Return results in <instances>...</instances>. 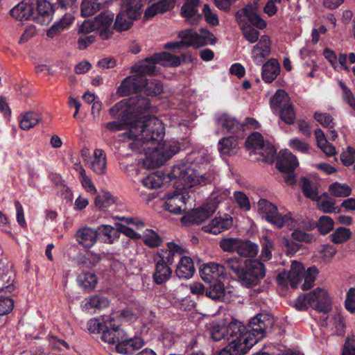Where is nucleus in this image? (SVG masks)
<instances>
[{
	"mask_svg": "<svg viewBox=\"0 0 355 355\" xmlns=\"http://www.w3.org/2000/svg\"><path fill=\"white\" fill-rule=\"evenodd\" d=\"M155 64H157V62L153 58L152 55L134 65L131 68V71L143 77H144V75H154L156 73Z\"/></svg>",
	"mask_w": 355,
	"mask_h": 355,
	"instance_id": "nucleus-31",
	"label": "nucleus"
},
{
	"mask_svg": "<svg viewBox=\"0 0 355 355\" xmlns=\"http://www.w3.org/2000/svg\"><path fill=\"white\" fill-rule=\"evenodd\" d=\"M91 169L98 175H103L106 172V155L101 149H96L93 157L89 162Z\"/></svg>",
	"mask_w": 355,
	"mask_h": 355,
	"instance_id": "nucleus-27",
	"label": "nucleus"
},
{
	"mask_svg": "<svg viewBox=\"0 0 355 355\" xmlns=\"http://www.w3.org/2000/svg\"><path fill=\"white\" fill-rule=\"evenodd\" d=\"M210 284L209 289L206 291V295L208 297L214 300L226 301L229 300L227 295L230 291H227L225 289L224 285L222 284L221 281L214 282Z\"/></svg>",
	"mask_w": 355,
	"mask_h": 355,
	"instance_id": "nucleus-32",
	"label": "nucleus"
},
{
	"mask_svg": "<svg viewBox=\"0 0 355 355\" xmlns=\"http://www.w3.org/2000/svg\"><path fill=\"white\" fill-rule=\"evenodd\" d=\"M289 103L291 101L287 93L284 90L279 89L270 100V107L273 111H277Z\"/></svg>",
	"mask_w": 355,
	"mask_h": 355,
	"instance_id": "nucleus-46",
	"label": "nucleus"
},
{
	"mask_svg": "<svg viewBox=\"0 0 355 355\" xmlns=\"http://www.w3.org/2000/svg\"><path fill=\"white\" fill-rule=\"evenodd\" d=\"M225 271L228 270L229 273L234 276L242 284L245 272V262L237 257H231L224 261Z\"/></svg>",
	"mask_w": 355,
	"mask_h": 355,
	"instance_id": "nucleus-20",
	"label": "nucleus"
},
{
	"mask_svg": "<svg viewBox=\"0 0 355 355\" xmlns=\"http://www.w3.org/2000/svg\"><path fill=\"white\" fill-rule=\"evenodd\" d=\"M141 0H121V10L133 18H139L141 14Z\"/></svg>",
	"mask_w": 355,
	"mask_h": 355,
	"instance_id": "nucleus-35",
	"label": "nucleus"
},
{
	"mask_svg": "<svg viewBox=\"0 0 355 355\" xmlns=\"http://www.w3.org/2000/svg\"><path fill=\"white\" fill-rule=\"evenodd\" d=\"M110 305L109 300L101 295H96L85 299L82 302V309L83 311H89L93 309H103Z\"/></svg>",
	"mask_w": 355,
	"mask_h": 355,
	"instance_id": "nucleus-28",
	"label": "nucleus"
},
{
	"mask_svg": "<svg viewBox=\"0 0 355 355\" xmlns=\"http://www.w3.org/2000/svg\"><path fill=\"white\" fill-rule=\"evenodd\" d=\"M42 120L40 114L35 112H26L19 117V127L24 130H28L35 127Z\"/></svg>",
	"mask_w": 355,
	"mask_h": 355,
	"instance_id": "nucleus-33",
	"label": "nucleus"
},
{
	"mask_svg": "<svg viewBox=\"0 0 355 355\" xmlns=\"http://www.w3.org/2000/svg\"><path fill=\"white\" fill-rule=\"evenodd\" d=\"M153 58L157 64L167 67H178L181 64L180 57L168 52H161L153 55Z\"/></svg>",
	"mask_w": 355,
	"mask_h": 355,
	"instance_id": "nucleus-37",
	"label": "nucleus"
},
{
	"mask_svg": "<svg viewBox=\"0 0 355 355\" xmlns=\"http://www.w3.org/2000/svg\"><path fill=\"white\" fill-rule=\"evenodd\" d=\"M318 231L322 234H326L331 231L334 226V222L329 216H321L316 225Z\"/></svg>",
	"mask_w": 355,
	"mask_h": 355,
	"instance_id": "nucleus-58",
	"label": "nucleus"
},
{
	"mask_svg": "<svg viewBox=\"0 0 355 355\" xmlns=\"http://www.w3.org/2000/svg\"><path fill=\"white\" fill-rule=\"evenodd\" d=\"M235 17L243 37L252 44L259 42V32L252 26L263 29L266 27V22L257 13V8L252 5H248L238 10Z\"/></svg>",
	"mask_w": 355,
	"mask_h": 355,
	"instance_id": "nucleus-5",
	"label": "nucleus"
},
{
	"mask_svg": "<svg viewBox=\"0 0 355 355\" xmlns=\"http://www.w3.org/2000/svg\"><path fill=\"white\" fill-rule=\"evenodd\" d=\"M340 160L345 166H350L355 162V149L347 147L340 155Z\"/></svg>",
	"mask_w": 355,
	"mask_h": 355,
	"instance_id": "nucleus-64",
	"label": "nucleus"
},
{
	"mask_svg": "<svg viewBox=\"0 0 355 355\" xmlns=\"http://www.w3.org/2000/svg\"><path fill=\"white\" fill-rule=\"evenodd\" d=\"M175 6V0H160L148 7L144 15L146 18L153 17L171 10Z\"/></svg>",
	"mask_w": 355,
	"mask_h": 355,
	"instance_id": "nucleus-30",
	"label": "nucleus"
},
{
	"mask_svg": "<svg viewBox=\"0 0 355 355\" xmlns=\"http://www.w3.org/2000/svg\"><path fill=\"white\" fill-rule=\"evenodd\" d=\"M338 85L342 90L343 99L352 108L350 114L355 116V98L352 92L343 81H338Z\"/></svg>",
	"mask_w": 355,
	"mask_h": 355,
	"instance_id": "nucleus-51",
	"label": "nucleus"
},
{
	"mask_svg": "<svg viewBox=\"0 0 355 355\" xmlns=\"http://www.w3.org/2000/svg\"><path fill=\"white\" fill-rule=\"evenodd\" d=\"M199 6V0H187L182 7V15L191 24H197L201 18V15L198 12Z\"/></svg>",
	"mask_w": 355,
	"mask_h": 355,
	"instance_id": "nucleus-23",
	"label": "nucleus"
},
{
	"mask_svg": "<svg viewBox=\"0 0 355 355\" xmlns=\"http://www.w3.org/2000/svg\"><path fill=\"white\" fill-rule=\"evenodd\" d=\"M270 53V41L267 35L261 36L251 51V58L257 64H261Z\"/></svg>",
	"mask_w": 355,
	"mask_h": 355,
	"instance_id": "nucleus-19",
	"label": "nucleus"
},
{
	"mask_svg": "<svg viewBox=\"0 0 355 355\" xmlns=\"http://www.w3.org/2000/svg\"><path fill=\"white\" fill-rule=\"evenodd\" d=\"M120 325L115 317L105 316L102 340L110 345H116V351L124 354H130L132 350L139 349L144 345V341L141 338H129Z\"/></svg>",
	"mask_w": 355,
	"mask_h": 355,
	"instance_id": "nucleus-4",
	"label": "nucleus"
},
{
	"mask_svg": "<svg viewBox=\"0 0 355 355\" xmlns=\"http://www.w3.org/2000/svg\"><path fill=\"white\" fill-rule=\"evenodd\" d=\"M145 78L137 73L125 78L117 89L118 94L121 96H128L142 90Z\"/></svg>",
	"mask_w": 355,
	"mask_h": 355,
	"instance_id": "nucleus-15",
	"label": "nucleus"
},
{
	"mask_svg": "<svg viewBox=\"0 0 355 355\" xmlns=\"http://www.w3.org/2000/svg\"><path fill=\"white\" fill-rule=\"evenodd\" d=\"M280 65L277 60L270 59L262 66L261 77L264 82L272 83L279 74Z\"/></svg>",
	"mask_w": 355,
	"mask_h": 355,
	"instance_id": "nucleus-26",
	"label": "nucleus"
},
{
	"mask_svg": "<svg viewBox=\"0 0 355 355\" xmlns=\"http://www.w3.org/2000/svg\"><path fill=\"white\" fill-rule=\"evenodd\" d=\"M229 195L230 191L227 189L214 191L211 202L192 210L184 216V220L195 224L204 223L216 211L217 204L226 199Z\"/></svg>",
	"mask_w": 355,
	"mask_h": 355,
	"instance_id": "nucleus-9",
	"label": "nucleus"
},
{
	"mask_svg": "<svg viewBox=\"0 0 355 355\" xmlns=\"http://www.w3.org/2000/svg\"><path fill=\"white\" fill-rule=\"evenodd\" d=\"M142 89L148 95L157 96L162 92L163 85L160 81L156 79L147 80L145 78Z\"/></svg>",
	"mask_w": 355,
	"mask_h": 355,
	"instance_id": "nucleus-49",
	"label": "nucleus"
},
{
	"mask_svg": "<svg viewBox=\"0 0 355 355\" xmlns=\"http://www.w3.org/2000/svg\"><path fill=\"white\" fill-rule=\"evenodd\" d=\"M187 199L184 191H175L167 194L164 203L165 209L174 214H181L186 210Z\"/></svg>",
	"mask_w": 355,
	"mask_h": 355,
	"instance_id": "nucleus-16",
	"label": "nucleus"
},
{
	"mask_svg": "<svg viewBox=\"0 0 355 355\" xmlns=\"http://www.w3.org/2000/svg\"><path fill=\"white\" fill-rule=\"evenodd\" d=\"M329 191L336 197L344 198L351 194L352 189L345 184L335 182L329 186Z\"/></svg>",
	"mask_w": 355,
	"mask_h": 355,
	"instance_id": "nucleus-55",
	"label": "nucleus"
},
{
	"mask_svg": "<svg viewBox=\"0 0 355 355\" xmlns=\"http://www.w3.org/2000/svg\"><path fill=\"white\" fill-rule=\"evenodd\" d=\"M137 19V18L132 17L130 15H128L126 12L121 10L116 17L114 28L118 31H126L130 28L133 21Z\"/></svg>",
	"mask_w": 355,
	"mask_h": 355,
	"instance_id": "nucleus-43",
	"label": "nucleus"
},
{
	"mask_svg": "<svg viewBox=\"0 0 355 355\" xmlns=\"http://www.w3.org/2000/svg\"><path fill=\"white\" fill-rule=\"evenodd\" d=\"M97 231L105 237L104 242L107 243H113L120 236V228L116 229L108 225L99 226Z\"/></svg>",
	"mask_w": 355,
	"mask_h": 355,
	"instance_id": "nucleus-41",
	"label": "nucleus"
},
{
	"mask_svg": "<svg viewBox=\"0 0 355 355\" xmlns=\"http://www.w3.org/2000/svg\"><path fill=\"white\" fill-rule=\"evenodd\" d=\"M263 143L264 141L261 135L259 132H254L248 137L245 146L250 155H257L258 151L263 147Z\"/></svg>",
	"mask_w": 355,
	"mask_h": 355,
	"instance_id": "nucleus-38",
	"label": "nucleus"
},
{
	"mask_svg": "<svg viewBox=\"0 0 355 355\" xmlns=\"http://www.w3.org/2000/svg\"><path fill=\"white\" fill-rule=\"evenodd\" d=\"M313 117L324 128H333L334 126V119L329 114L315 112Z\"/></svg>",
	"mask_w": 355,
	"mask_h": 355,
	"instance_id": "nucleus-62",
	"label": "nucleus"
},
{
	"mask_svg": "<svg viewBox=\"0 0 355 355\" xmlns=\"http://www.w3.org/2000/svg\"><path fill=\"white\" fill-rule=\"evenodd\" d=\"M182 248L174 243L169 242L166 249H160L157 251L155 261H161L165 264H171L174 262L175 256H180L182 254Z\"/></svg>",
	"mask_w": 355,
	"mask_h": 355,
	"instance_id": "nucleus-22",
	"label": "nucleus"
},
{
	"mask_svg": "<svg viewBox=\"0 0 355 355\" xmlns=\"http://www.w3.org/2000/svg\"><path fill=\"white\" fill-rule=\"evenodd\" d=\"M300 186L304 196L313 200H316L318 191L316 186L311 182L310 180L305 178L300 179Z\"/></svg>",
	"mask_w": 355,
	"mask_h": 355,
	"instance_id": "nucleus-54",
	"label": "nucleus"
},
{
	"mask_svg": "<svg viewBox=\"0 0 355 355\" xmlns=\"http://www.w3.org/2000/svg\"><path fill=\"white\" fill-rule=\"evenodd\" d=\"M170 175L171 172L167 175H164V173L161 171H157L144 178L142 180V184L147 189H155L160 187L165 182L174 181V186L178 189L180 191L184 190V189H182V185L180 181H178V178H171Z\"/></svg>",
	"mask_w": 355,
	"mask_h": 355,
	"instance_id": "nucleus-12",
	"label": "nucleus"
},
{
	"mask_svg": "<svg viewBox=\"0 0 355 355\" xmlns=\"http://www.w3.org/2000/svg\"><path fill=\"white\" fill-rule=\"evenodd\" d=\"M141 237L144 243L150 248L157 247L162 242L161 237L152 230H146Z\"/></svg>",
	"mask_w": 355,
	"mask_h": 355,
	"instance_id": "nucleus-52",
	"label": "nucleus"
},
{
	"mask_svg": "<svg viewBox=\"0 0 355 355\" xmlns=\"http://www.w3.org/2000/svg\"><path fill=\"white\" fill-rule=\"evenodd\" d=\"M273 324V317L270 313H261L253 317L246 326L236 320L227 326L212 323L209 331L214 340L226 338L228 341L219 355H243L270 331Z\"/></svg>",
	"mask_w": 355,
	"mask_h": 355,
	"instance_id": "nucleus-2",
	"label": "nucleus"
},
{
	"mask_svg": "<svg viewBox=\"0 0 355 355\" xmlns=\"http://www.w3.org/2000/svg\"><path fill=\"white\" fill-rule=\"evenodd\" d=\"M195 271L193 260L189 257H182L177 266L175 273L179 278L189 279Z\"/></svg>",
	"mask_w": 355,
	"mask_h": 355,
	"instance_id": "nucleus-29",
	"label": "nucleus"
},
{
	"mask_svg": "<svg viewBox=\"0 0 355 355\" xmlns=\"http://www.w3.org/2000/svg\"><path fill=\"white\" fill-rule=\"evenodd\" d=\"M234 199L239 207L243 211H248L250 209V202L246 194L241 191H235L234 193Z\"/></svg>",
	"mask_w": 355,
	"mask_h": 355,
	"instance_id": "nucleus-61",
	"label": "nucleus"
},
{
	"mask_svg": "<svg viewBox=\"0 0 355 355\" xmlns=\"http://www.w3.org/2000/svg\"><path fill=\"white\" fill-rule=\"evenodd\" d=\"M318 207L324 213H333L336 211L335 207V200L329 197L327 193H323L320 196H317Z\"/></svg>",
	"mask_w": 355,
	"mask_h": 355,
	"instance_id": "nucleus-45",
	"label": "nucleus"
},
{
	"mask_svg": "<svg viewBox=\"0 0 355 355\" xmlns=\"http://www.w3.org/2000/svg\"><path fill=\"white\" fill-rule=\"evenodd\" d=\"M237 139L233 137H225L218 142V150L223 155H232L236 151Z\"/></svg>",
	"mask_w": 355,
	"mask_h": 355,
	"instance_id": "nucleus-40",
	"label": "nucleus"
},
{
	"mask_svg": "<svg viewBox=\"0 0 355 355\" xmlns=\"http://www.w3.org/2000/svg\"><path fill=\"white\" fill-rule=\"evenodd\" d=\"M98 236L97 230L88 227L80 229L76 233L78 242L85 248H92L96 243Z\"/></svg>",
	"mask_w": 355,
	"mask_h": 355,
	"instance_id": "nucleus-24",
	"label": "nucleus"
},
{
	"mask_svg": "<svg viewBox=\"0 0 355 355\" xmlns=\"http://www.w3.org/2000/svg\"><path fill=\"white\" fill-rule=\"evenodd\" d=\"M105 1L84 0L81 5V12L84 17H89L95 14L101 8Z\"/></svg>",
	"mask_w": 355,
	"mask_h": 355,
	"instance_id": "nucleus-48",
	"label": "nucleus"
},
{
	"mask_svg": "<svg viewBox=\"0 0 355 355\" xmlns=\"http://www.w3.org/2000/svg\"><path fill=\"white\" fill-rule=\"evenodd\" d=\"M73 17L71 15H65L59 21L55 23L47 31L49 37H54L64 29L68 28L73 22Z\"/></svg>",
	"mask_w": 355,
	"mask_h": 355,
	"instance_id": "nucleus-42",
	"label": "nucleus"
},
{
	"mask_svg": "<svg viewBox=\"0 0 355 355\" xmlns=\"http://www.w3.org/2000/svg\"><path fill=\"white\" fill-rule=\"evenodd\" d=\"M148 98L136 95L128 102L121 101L110 109V114L116 117L124 116L123 121H111L105 124L112 132L125 130L120 136L123 140H132L128 146L139 153H144L143 165L153 168L162 165L180 149L175 141H163L165 128L157 117L146 114L153 111Z\"/></svg>",
	"mask_w": 355,
	"mask_h": 355,
	"instance_id": "nucleus-1",
	"label": "nucleus"
},
{
	"mask_svg": "<svg viewBox=\"0 0 355 355\" xmlns=\"http://www.w3.org/2000/svg\"><path fill=\"white\" fill-rule=\"evenodd\" d=\"M155 270L153 274V279L157 284H161L168 280L171 276V268L161 261H155Z\"/></svg>",
	"mask_w": 355,
	"mask_h": 355,
	"instance_id": "nucleus-36",
	"label": "nucleus"
},
{
	"mask_svg": "<svg viewBox=\"0 0 355 355\" xmlns=\"http://www.w3.org/2000/svg\"><path fill=\"white\" fill-rule=\"evenodd\" d=\"M276 166L282 172L290 173L298 166V161L289 150H284L279 152Z\"/></svg>",
	"mask_w": 355,
	"mask_h": 355,
	"instance_id": "nucleus-21",
	"label": "nucleus"
},
{
	"mask_svg": "<svg viewBox=\"0 0 355 355\" xmlns=\"http://www.w3.org/2000/svg\"><path fill=\"white\" fill-rule=\"evenodd\" d=\"M116 202L115 198L109 192H103L95 198V205L101 209L110 208Z\"/></svg>",
	"mask_w": 355,
	"mask_h": 355,
	"instance_id": "nucleus-50",
	"label": "nucleus"
},
{
	"mask_svg": "<svg viewBox=\"0 0 355 355\" xmlns=\"http://www.w3.org/2000/svg\"><path fill=\"white\" fill-rule=\"evenodd\" d=\"M77 281L80 286L88 291L94 289L98 282L96 276L91 272L80 273L78 276Z\"/></svg>",
	"mask_w": 355,
	"mask_h": 355,
	"instance_id": "nucleus-44",
	"label": "nucleus"
},
{
	"mask_svg": "<svg viewBox=\"0 0 355 355\" xmlns=\"http://www.w3.org/2000/svg\"><path fill=\"white\" fill-rule=\"evenodd\" d=\"M10 15L17 20H33V6L31 5L20 3L10 10Z\"/></svg>",
	"mask_w": 355,
	"mask_h": 355,
	"instance_id": "nucleus-34",
	"label": "nucleus"
},
{
	"mask_svg": "<svg viewBox=\"0 0 355 355\" xmlns=\"http://www.w3.org/2000/svg\"><path fill=\"white\" fill-rule=\"evenodd\" d=\"M212 156L207 149L193 151L175 164L171 171V178H178L182 189L205 185L216 180V173L211 162Z\"/></svg>",
	"mask_w": 355,
	"mask_h": 355,
	"instance_id": "nucleus-3",
	"label": "nucleus"
},
{
	"mask_svg": "<svg viewBox=\"0 0 355 355\" xmlns=\"http://www.w3.org/2000/svg\"><path fill=\"white\" fill-rule=\"evenodd\" d=\"M54 10L48 0H38L37 8L33 9V20L42 25L49 24L53 19Z\"/></svg>",
	"mask_w": 355,
	"mask_h": 355,
	"instance_id": "nucleus-14",
	"label": "nucleus"
},
{
	"mask_svg": "<svg viewBox=\"0 0 355 355\" xmlns=\"http://www.w3.org/2000/svg\"><path fill=\"white\" fill-rule=\"evenodd\" d=\"M274 249V244L268 237H263L261 244V259L263 261H268L272 258V251Z\"/></svg>",
	"mask_w": 355,
	"mask_h": 355,
	"instance_id": "nucleus-60",
	"label": "nucleus"
},
{
	"mask_svg": "<svg viewBox=\"0 0 355 355\" xmlns=\"http://www.w3.org/2000/svg\"><path fill=\"white\" fill-rule=\"evenodd\" d=\"M318 271L315 267H310L302 275L304 282L302 286L303 290H308L311 288L318 275Z\"/></svg>",
	"mask_w": 355,
	"mask_h": 355,
	"instance_id": "nucleus-57",
	"label": "nucleus"
},
{
	"mask_svg": "<svg viewBox=\"0 0 355 355\" xmlns=\"http://www.w3.org/2000/svg\"><path fill=\"white\" fill-rule=\"evenodd\" d=\"M240 239L235 238H225L220 241V247L225 252L237 251Z\"/></svg>",
	"mask_w": 355,
	"mask_h": 355,
	"instance_id": "nucleus-63",
	"label": "nucleus"
},
{
	"mask_svg": "<svg viewBox=\"0 0 355 355\" xmlns=\"http://www.w3.org/2000/svg\"><path fill=\"white\" fill-rule=\"evenodd\" d=\"M224 273L225 267L214 262L204 264L200 270L201 278L209 283L221 281Z\"/></svg>",
	"mask_w": 355,
	"mask_h": 355,
	"instance_id": "nucleus-17",
	"label": "nucleus"
},
{
	"mask_svg": "<svg viewBox=\"0 0 355 355\" xmlns=\"http://www.w3.org/2000/svg\"><path fill=\"white\" fill-rule=\"evenodd\" d=\"M257 207L259 213L265 217L268 223L278 228L286 226L288 229H293L297 225L291 212L279 211L275 205L266 199H260Z\"/></svg>",
	"mask_w": 355,
	"mask_h": 355,
	"instance_id": "nucleus-6",
	"label": "nucleus"
},
{
	"mask_svg": "<svg viewBox=\"0 0 355 355\" xmlns=\"http://www.w3.org/2000/svg\"><path fill=\"white\" fill-rule=\"evenodd\" d=\"M119 219L125 222L127 224L132 225L135 227V230H134L132 227L121 225L120 234L123 233L125 236L135 239L141 238V235L136 232V230H141L144 227V224L141 220L126 217L119 218Z\"/></svg>",
	"mask_w": 355,
	"mask_h": 355,
	"instance_id": "nucleus-25",
	"label": "nucleus"
},
{
	"mask_svg": "<svg viewBox=\"0 0 355 355\" xmlns=\"http://www.w3.org/2000/svg\"><path fill=\"white\" fill-rule=\"evenodd\" d=\"M181 41L169 42L164 45L165 49H171L175 52H178L181 49L189 46L199 48L202 46L213 44L215 42L214 36L206 29H200L199 33L192 29H188L180 33Z\"/></svg>",
	"mask_w": 355,
	"mask_h": 355,
	"instance_id": "nucleus-8",
	"label": "nucleus"
},
{
	"mask_svg": "<svg viewBox=\"0 0 355 355\" xmlns=\"http://www.w3.org/2000/svg\"><path fill=\"white\" fill-rule=\"evenodd\" d=\"M277 282L282 287H288L290 285L292 288H295L298 284L296 279L293 278L288 271L280 272L277 277Z\"/></svg>",
	"mask_w": 355,
	"mask_h": 355,
	"instance_id": "nucleus-59",
	"label": "nucleus"
},
{
	"mask_svg": "<svg viewBox=\"0 0 355 355\" xmlns=\"http://www.w3.org/2000/svg\"><path fill=\"white\" fill-rule=\"evenodd\" d=\"M216 121L224 133L236 135L237 138L243 137V124L234 116L227 113L220 114Z\"/></svg>",
	"mask_w": 355,
	"mask_h": 355,
	"instance_id": "nucleus-13",
	"label": "nucleus"
},
{
	"mask_svg": "<svg viewBox=\"0 0 355 355\" xmlns=\"http://www.w3.org/2000/svg\"><path fill=\"white\" fill-rule=\"evenodd\" d=\"M281 119L288 124H293L295 121V112L291 103L278 110Z\"/></svg>",
	"mask_w": 355,
	"mask_h": 355,
	"instance_id": "nucleus-56",
	"label": "nucleus"
},
{
	"mask_svg": "<svg viewBox=\"0 0 355 355\" xmlns=\"http://www.w3.org/2000/svg\"><path fill=\"white\" fill-rule=\"evenodd\" d=\"M352 232L349 229L340 227L337 228L333 234H331V240L336 244H340L346 242L351 237Z\"/></svg>",
	"mask_w": 355,
	"mask_h": 355,
	"instance_id": "nucleus-53",
	"label": "nucleus"
},
{
	"mask_svg": "<svg viewBox=\"0 0 355 355\" xmlns=\"http://www.w3.org/2000/svg\"><path fill=\"white\" fill-rule=\"evenodd\" d=\"M258 245L250 241H242L240 239L236 252L242 257H254L259 252Z\"/></svg>",
	"mask_w": 355,
	"mask_h": 355,
	"instance_id": "nucleus-39",
	"label": "nucleus"
},
{
	"mask_svg": "<svg viewBox=\"0 0 355 355\" xmlns=\"http://www.w3.org/2000/svg\"><path fill=\"white\" fill-rule=\"evenodd\" d=\"M257 157L255 159L258 161L272 162L276 155V149L270 144L263 143V147L258 151Z\"/></svg>",
	"mask_w": 355,
	"mask_h": 355,
	"instance_id": "nucleus-47",
	"label": "nucleus"
},
{
	"mask_svg": "<svg viewBox=\"0 0 355 355\" xmlns=\"http://www.w3.org/2000/svg\"><path fill=\"white\" fill-rule=\"evenodd\" d=\"M265 275V266L257 259L245 261V272L242 285L249 287L257 284Z\"/></svg>",
	"mask_w": 355,
	"mask_h": 355,
	"instance_id": "nucleus-10",
	"label": "nucleus"
},
{
	"mask_svg": "<svg viewBox=\"0 0 355 355\" xmlns=\"http://www.w3.org/2000/svg\"><path fill=\"white\" fill-rule=\"evenodd\" d=\"M114 14L112 12L101 13L94 19V28L102 40L109 39L112 33Z\"/></svg>",
	"mask_w": 355,
	"mask_h": 355,
	"instance_id": "nucleus-11",
	"label": "nucleus"
},
{
	"mask_svg": "<svg viewBox=\"0 0 355 355\" xmlns=\"http://www.w3.org/2000/svg\"><path fill=\"white\" fill-rule=\"evenodd\" d=\"M232 225V218L227 214L216 216L207 225L202 227L205 232L218 234L223 231L229 230Z\"/></svg>",
	"mask_w": 355,
	"mask_h": 355,
	"instance_id": "nucleus-18",
	"label": "nucleus"
},
{
	"mask_svg": "<svg viewBox=\"0 0 355 355\" xmlns=\"http://www.w3.org/2000/svg\"><path fill=\"white\" fill-rule=\"evenodd\" d=\"M312 307L318 312L328 313L331 311V300L327 291L317 288L309 293L300 295L295 307L300 311Z\"/></svg>",
	"mask_w": 355,
	"mask_h": 355,
	"instance_id": "nucleus-7",
	"label": "nucleus"
}]
</instances>
